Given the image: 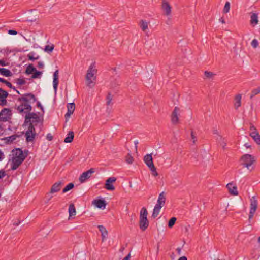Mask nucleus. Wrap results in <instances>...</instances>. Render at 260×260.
Wrapping results in <instances>:
<instances>
[{
    "mask_svg": "<svg viewBox=\"0 0 260 260\" xmlns=\"http://www.w3.org/2000/svg\"><path fill=\"white\" fill-rule=\"evenodd\" d=\"M8 34L11 35H15L17 34V31L14 29H10L8 30Z\"/></svg>",
    "mask_w": 260,
    "mask_h": 260,
    "instance_id": "864d4df0",
    "label": "nucleus"
},
{
    "mask_svg": "<svg viewBox=\"0 0 260 260\" xmlns=\"http://www.w3.org/2000/svg\"><path fill=\"white\" fill-rule=\"evenodd\" d=\"M257 208V201L256 200L255 196H253L250 199V209L249 214V219L252 218L254 213Z\"/></svg>",
    "mask_w": 260,
    "mask_h": 260,
    "instance_id": "423d86ee",
    "label": "nucleus"
},
{
    "mask_svg": "<svg viewBox=\"0 0 260 260\" xmlns=\"http://www.w3.org/2000/svg\"><path fill=\"white\" fill-rule=\"evenodd\" d=\"M7 98H2L0 99V105L2 106H6L7 105Z\"/></svg>",
    "mask_w": 260,
    "mask_h": 260,
    "instance_id": "49530a36",
    "label": "nucleus"
},
{
    "mask_svg": "<svg viewBox=\"0 0 260 260\" xmlns=\"http://www.w3.org/2000/svg\"><path fill=\"white\" fill-rule=\"evenodd\" d=\"M13 178H15L16 179H21L23 178V175L21 173V172H19L17 174L16 176H15L14 175H12Z\"/></svg>",
    "mask_w": 260,
    "mask_h": 260,
    "instance_id": "8fccbe9b",
    "label": "nucleus"
},
{
    "mask_svg": "<svg viewBox=\"0 0 260 260\" xmlns=\"http://www.w3.org/2000/svg\"><path fill=\"white\" fill-rule=\"evenodd\" d=\"M28 151L25 150L24 152L21 148H15L12 150L13 158L24 161L28 155Z\"/></svg>",
    "mask_w": 260,
    "mask_h": 260,
    "instance_id": "39448f33",
    "label": "nucleus"
},
{
    "mask_svg": "<svg viewBox=\"0 0 260 260\" xmlns=\"http://www.w3.org/2000/svg\"><path fill=\"white\" fill-rule=\"evenodd\" d=\"M241 165L244 167H246L248 170H251L250 167L252 164L255 161L254 157L252 155L246 154L241 157Z\"/></svg>",
    "mask_w": 260,
    "mask_h": 260,
    "instance_id": "7ed1b4c3",
    "label": "nucleus"
},
{
    "mask_svg": "<svg viewBox=\"0 0 260 260\" xmlns=\"http://www.w3.org/2000/svg\"><path fill=\"white\" fill-rule=\"evenodd\" d=\"M250 18V22L252 24L256 25L258 23V16L256 14L252 13Z\"/></svg>",
    "mask_w": 260,
    "mask_h": 260,
    "instance_id": "c756f323",
    "label": "nucleus"
},
{
    "mask_svg": "<svg viewBox=\"0 0 260 260\" xmlns=\"http://www.w3.org/2000/svg\"><path fill=\"white\" fill-rule=\"evenodd\" d=\"M28 129L26 131V132H30L33 133H36L35 128V124L33 123V121H30L28 122Z\"/></svg>",
    "mask_w": 260,
    "mask_h": 260,
    "instance_id": "c85d7f7f",
    "label": "nucleus"
},
{
    "mask_svg": "<svg viewBox=\"0 0 260 260\" xmlns=\"http://www.w3.org/2000/svg\"><path fill=\"white\" fill-rule=\"evenodd\" d=\"M9 65V63L6 62L4 59L0 60V66L4 67L8 66Z\"/></svg>",
    "mask_w": 260,
    "mask_h": 260,
    "instance_id": "3c124183",
    "label": "nucleus"
},
{
    "mask_svg": "<svg viewBox=\"0 0 260 260\" xmlns=\"http://www.w3.org/2000/svg\"><path fill=\"white\" fill-rule=\"evenodd\" d=\"M37 66L39 68H43L44 67V64L42 62L39 61L38 62Z\"/></svg>",
    "mask_w": 260,
    "mask_h": 260,
    "instance_id": "bf43d9fd",
    "label": "nucleus"
},
{
    "mask_svg": "<svg viewBox=\"0 0 260 260\" xmlns=\"http://www.w3.org/2000/svg\"><path fill=\"white\" fill-rule=\"evenodd\" d=\"M250 130L252 132L250 133V136L253 138L257 144L260 145V135L256 131L255 127L254 126H251Z\"/></svg>",
    "mask_w": 260,
    "mask_h": 260,
    "instance_id": "9d476101",
    "label": "nucleus"
},
{
    "mask_svg": "<svg viewBox=\"0 0 260 260\" xmlns=\"http://www.w3.org/2000/svg\"><path fill=\"white\" fill-rule=\"evenodd\" d=\"M8 96V92L3 88H0V99L2 98H7Z\"/></svg>",
    "mask_w": 260,
    "mask_h": 260,
    "instance_id": "4c0bfd02",
    "label": "nucleus"
},
{
    "mask_svg": "<svg viewBox=\"0 0 260 260\" xmlns=\"http://www.w3.org/2000/svg\"><path fill=\"white\" fill-rule=\"evenodd\" d=\"M125 161L129 164H132L134 161V158L130 153H128L125 156Z\"/></svg>",
    "mask_w": 260,
    "mask_h": 260,
    "instance_id": "e433bc0d",
    "label": "nucleus"
},
{
    "mask_svg": "<svg viewBox=\"0 0 260 260\" xmlns=\"http://www.w3.org/2000/svg\"><path fill=\"white\" fill-rule=\"evenodd\" d=\"M98 228L101 233L102 241H103L108 236V232L106 228L102 225H98Z\"/></svg>",
    "mask_w": 260,
    "mask_h": 260,
    "instance_id": "6ab92c4d",
    "label": "nucleus"
},
{
    "mask_svg": "<svg viewBox=\"0 0 260 260\" xmlns=\"http://www.w3.org/2000/svg\"><path fill=\"white\" fill-rule=\"evenodd\" d=\"M46 139L49 141H51L53 139V136L50 133L47 134L46 136Z\"/></svg>",
    "mask_w": 260,
    "mask_h": 260,
    "instance_id": "4d7b16f0",
    "label": "nucleus"
},
{
    "mask_svg": "<svg viewBox=\"0 0 260 260\" xmlns=\"http://www.w3.org/2000/svg\"><path fill=\"white\" fill-rule=\"evenodd\" d=\"M68 111L64 115L66 121L67 122L71 115L74 113L75 109V104L73 103L67 104Z\"/></svg>",
    "mask_w": 260,
    "mask_h": 260,
    "instance_id": "1a4fd4ad",
    "label": "nucleus"
},
{
    "mask_svg": "<svg viewBox=\"0 0 260 260\" xmlns=\"http://www.w3.org/2000/svg\"><path fill=\"white\" fill-rule=\"evenodd\" d=\"M36 53L34 52H31L27 55V57L29 60L34 61L35 60H37L40 58L39 55H37L35 56Z\"/></svg>",
    "mask_w": 260,
    "mask_h": 260,
    "instance_id": "7c9ffc66",
    "label": "nucleus"
},
{
    "mask_svg": "<svg viewBox=\"0 0 260 260\" xmlns=\"http://www.w3.org/2000/svg\"><path fill=\"white\" fill-rule=\"evenodd\" d=\"M36 69L34 67L32 64H29L26 68L25 73L27 75H30L33 73Z\"/></svg>",
    "mask_w": 260,
    "mask_h": 260,
    "instance_id": "bb28decb",
    "label": "nucleus"
},
{
    "mask_svg": "<svg viewBox=\"0 0 260 260\" xmlns=\"http://www.w3.org/2000/svg\"><path fill=\"white\" fill-rule=\"evenodd\" d=\"M8 82V81H7L6 79H5L4 78H2V77H0V82L1 83H4L5 84H6L7 82Z\"/></svg>",
    "mask_w": 260,
    "mask_h": 260,
    "instance_id": "052dcab7",
    "label": "nucleus"
},
{
    "mask_svg": "<svg viewBox=\"0 0 260 260\" xmlns=\"http://www.w3.org/2000/svg\"><path fill=\"white\" fill-rule=\"evenodd\" d=\"M258 42L256 39H253L251 42V45L254 48H256L258 47Z\"/></svg>",
    "mask_w": 260,
    "mask_h": 260,
    "instance_id": "c03bdc74",
    "label": "nucleus"
},
{
    "mask_svg": "<svg viewBox=\"0 0 260 260\" xmlns=\"http://www.w3.org/2000/svg\"><path fill=\"white\" fill-rule=\"evenodd\" d=\"M61 182L60 181L54 183L51 187L50 189V193H53L59 191L60 189Z\"/></svg>",
    "mask_w": 260,
    "mask_h": 260,
    "instance_id": "aec40b11",
    "label": "nucleus"
},
{
    "mask_svg": "<svg viewBox=\"0 0 260 260\" xmlns=\"http://www.w3.org/2000/svg\"><path fill=\"white\" fill-rule=\"evenodd\" d=\"M166 198L164 195V192H162L160 193L157 200V203L156 204L159 206L162 207L165 203Z\"/></svg>",
    "mask_w": 260,
    "mask_h": 260,
    "instance_id": "5701e85b",
    "label": "nucleus"
},
{
    "mask_svg": "<svg viewBox=\"0 0 260 260\" xmlns=\"http://www.w3.org/2000/svg\"><path fill=\"white\" fill-rule=\"evenodd\" d=\"M226 187L230 194L233 196H237L238 194L237 185L235 182H232L227 184Z\"/></svg>",
    "mask_w": 260,
    "mask_h": 260,
    "instance_id": "6e6552de",
    "label": "nucleus"
},
{
    "mask_svg": "<svg viewBox=\"0 0 260 260\" xmlns=\"http://www.w3.org/2000/svg\"><path fill=\"white\" fill-rule=\"evenodd\" d=\"M74 186V184L73 183H70L68 184L62 190L63 193H66L68 191L72 189Z\"/></svg>",
    "mask_w": 260,
    "mask_h": 260,
    "instance_id": "f704fd0d",
    "label": "nucleus"
},
{
    "mask_svg": "<svg viewBox=\"0 0 260 260\" xmlns=\"http://www.w3.org/2000/svg\"><path fill=\"white\" fill-rule=\"evenodd\" d=\"M139 226L141 230L145 231L149 226V221L147 218H140Z\"/></svg>",
    "mask_w": 260,
    "mask_h": 260,
    "instance_id": "2eb2a0df",
    "label": "nucleus"
},
{
    "mask_svg": "<svg viewBox=\"0 0 260 260\" xmlns=\"http://www.w3.org/2000/svg\"><path fill=\"white\" fill-rule=\"evenodd\" d=\"M106 99H107L106 104L107 105H110V104L112 101V99L111 94L110 92H109L108 93Z\"/></svg>",
    "mask_w": 260,
    "mask_h": 260,
    "instance_id": "de8ad7c7",
    "label": "nucleus"
},
{
    "mask_svg": "<svg viewBox=\"0 0 260 260\" xmlns=\"http://www.w3.org/2000/svg\"><path fill=\"white\" fill-rule=\"evenodd\" d=\"M96 71L94 63H92L87 70L86 76V84L88 87H92L94 86V83L91 79L93 78V80H95L96 76H94V74L96 73Z\"/></svg>",
    "mask_w": 260,
    "mask_h": 260,
    "instance_id": "f03ea898",
    "label": "nucleus"
},
{
    "mask_svg": "<svg viewBox=\"0 0 260 260\" xmlns=\"http://www.w3.org/2000/svg\"><path fill=\"white\" fill-rule=\"evenodd\" d=\"M191 139L192 140V142L193 144H194L197 140H196V136L193 134V131H191Z\"/></svg>",
    "mask_w": 260,
    "mask_h": 260,
    "instance_id": "6e6d98bb",
    "label": "nucleus"
},
{
    "mask_svg": "<svg viewBox=\"0 0 260 260\" xmlns=\"http://www.w3.org/2000/svg\"><path fill=\"white\" fill-rule=\"evenodd\" d=\"M178 260H187V257L186 256H182L180 257Z\"/></svg>",
    "mask_w": 260,
    "mask_h": 260,
    "instance_id": "69168bd1",
    "label": "nucleus"
},
{
    "mask_svg": "<svg viewBox=\"0 0 260 260\" xmlns=\"http://www.w3.org/2000/svg\"><path fill=\"white\" fill-rule=\"evenodd\" d=\"M176 221V218L173 217L169 220L168 226L169 228H172Z\"/></svg>",
    "mask_w": 260,
    "mask_h": 260,
    "instance_id": "58836bf2",
    "label": "nucleus"
},
{
    "mask_svg": "<svg viewBox=\"0 0 260 260\" xmlns=\"http://www.w3.org/2000/svg\"><path fill=\"white\" fill-rule=\"evenodd\" d=\"M260 93V86L256 89H253L251 91V93L250 96V99H252L253 97H254L255 95L259 94Z\"/></svg>",
    "mask_w": 260,
    "mask_h": 260,
    "instance_id": "72a5a7b5",
    "label": "nucleus"
},
{
    "mask_svg": "<svg viewBox=\"0 0 260 260\" xmlns=\"http://www.w3.org/2000/svg\"><path fill=\"white\" fill-rule=\"evenodd\" d=\"M144 161L149 168L150 170L152 171V175L154 177L157 176L158 174L156 172V168L155 167L153 164L152 154H146L144 157Z\"/></svg>",
    "mask_w": 260,
    "mask_h": 260,
    "instance_id": "20e7f679",
    "label": "nucleus"
},
{
    "mask_svg": "<svg viewBox=\"0 0 260 260\" xmlns=\"http://www.w3.org/2000/svg\"><path fill=\"white\" fill-rule=\"evenodd\" d=\"M130 258V253L126 255L122 260H129Z\"/></svg>",
    "mask_w": 260,
    "mask_h": 260,
    "instance_id": "e2e57ef3",
    "label": "nucleus"
},
{
    "mask_svg": "<svg viewBox=\"0 0 260 260\" xmlns=\"http://www.w3.org/2000/svg\"><path fill=\"white\" fill-rule=\"evenodd\" d=\"M244 146L247 148H250L251 147V145H249L248 143H246L244 144Z\"/></svg>",
    "mask_w": 260,
    "mask_h": 260,
    "instance_id": "338daca9",
    "label": "nucleus"
},
{
    "mask_svg": "<svg viewBox=\"0 0 260 260\" xmlns=\"http://www.w3.org/2000/svg\"><path fill=\"white\" fill-rule=\"evenodd\" d=\"M17 100L20 103V104L15 109L20 114H26L22 126H27L28 122L30 121H33L35 125L39 123L40 121L39 116L36 113L30 112L32 109L31 104L34 103L37 100L34 94L31 93H25L22 96L18 98Z\"/></svg>",
    "mask_w": 260,
    "mask_h": 260,
    "instance_id": "f257e3e1",
    "label": "nucleus"
},
{
    "mask_svg": "<svg viewBox=\"0 0 260 260\" xmlns=\"http://www.w3.org/2000/svg\"><path fill=\"white\" fill-rule=\"evenodd\" d=\"M58 70H56L53 73V86L54 90V92L56 93L57 90V87L58 85Z\"/></svg>",
    "mask_w": 260,
    "mask_h": 260,
    "instance_id": "ddd939ff",
    "label": "nucleus"
},
{
    "mask_svg": "<svg viewBox=\"0 0 260 260\" xmlns=\"http://www.w3.org/2000/svg\"><path fill=\"white\" fill-rule=\"evenodd\" d=\"M36 106L37 107L39 108L43 113L44 112V108L39 101H37Z\"/></svg>",
    "mask_w": 260,
    "mask_h": 260,
    "instance_id": "603ef678",
    "label": "nucleus"
},
{
    "mask_svg": "<svg viewBox=\"0 0 260 260\" xmlns=\"http://www.w3.org/2000/svg\"><path fill=\"white\" fill-rule=\"evenodd\" d=\"M161 208L162 207L155 205L152 215V217L155 218L158 215L160 212V210Z\"/></svg>",
    "mask_w": 260,
    "mask_h": 260,
    "instance_id": "cd10ccee",
    "label": "nucleus"
},
{
    "mask_svg": "<svg viewBox=\"0 0 260 260\" xmlns=\"http://www.w3.org/2000/svg\"><path fill=\"white\" fill-rule=\"evenodd\" d=\"M219 21H220L222 23H223V24L225 23V21H224V19H223V18H220L219 19Z\"/></svg>",
    "mask_w": 260,
    "mask_h": 260,
    "instance_id": "774afa93",
    "label": "nucleus"
},
{
    "mask_svg": "<svg viewBox=\"0 0 260 260\" xmlns=\"http://www.w3.org/2000/svg\"><path fill=\"white\" fill-rule=\"evenodd\" d=\"M24 134V132H21L20 135H17V134H15V135H11V136H10L9 137H8L6 138L7 140V142L9 143H11L14 141H15L16 140V138L20 137V136H21Z\"/></svg>",
    "mask_w": 260,
    "mask_h": 260,
    "instance_id": "393cba45",
    "label": "nucleus"
},
{
    "mask_svg": "<svg viewBox=\"0 0 260 260\" xmlns=\"http://www.w3.org/2000/svg\"><path fill=\"white\" fill-rule=\"evenodd\" d=\"M148 212L145 207H143L140 211V218H147Z\"/></svg>",
    "mask_w": 260,
    "mask_h": 260,
    "instance_id": "473e14b6",
    "label": "nucleus"
},
{
    "mask_svg": "<svg viewBox=\"0 0 260 260\" xmlns=\"http://www.w3.org/2000/svg\"><path fill=\"white\" fill-rule=\"evenodd\" d=\"M139 144V142L138 140H136L134 141V144H135V148L136 152H137L138 151V145Z\"/></svg>",
    "mask_w": 260,
    "mask_h": 260,
    "instance_id": "13d9d810",
    "label": "nucleus"
},
{
    "mask_svg": "<svg viewBox=\"0 0 260 260\" xmlns=\"http://www.w3.org/2000/svg\"><path fill=\"white\" fill-rule=\"evenodd\" d=\"M17 84L19 85H23L26 83L25 80L23 78H18L16 79Z\"/></svg>",
    "mask_w": 260,
    "mask_h": 260,
    "instance_id": "a18cd8bd",
    "label": "nucleus"
},
{
    "mask_svg": "<svg viewBox=\"0 0 260 260\" xmlns=\"http://www.w3.org/2000/svg\"><path fill=\"white\" fill-rule=\"evenodd\" d=\"M11 111L10 109L5 108L0 112V121L6 122L10 118Z\"/></svg>",
    "mask_w": 260,
    "mask_h": 260,
    "instance_id": "0eeeda50",
    "label": "nucleus"
},
{
    "mask_svg": "<svg viewBox=\"0 0 260 260\" xmlns=\"http://www.w3.org/2000/svg\"><path fill=\"white\" fill-rule=\"evenodd\" d=\"M42 72L36 70V71H35L34 72H33L31 78L32 79L40 78Z\"/></svg>",
    "mask_w": 260,
    "mask_h": 260,
    "instance_id": "c9c22d12",
    "label": "nucleus"
},
{
    "mask_svg": "<svg viewBox=\"0 0 260 260\" xmlns=\"http://www.w3.org/2000/svg\"><path fill=\"white\" fill-rule=\"evenodd\" d=\"M6 85L10 88H12V84L9 81L7 82Z\"/></svg>",
    "mask_w": 260,
    "mask_h": 260,
    "instance_id": "680f3d73",
    "label": "nucleus"
},
{
    "mask_svg": "<svg viewBox=\"0 0 260 260\" xmlns=\"http://www.w3.org/2000/svg\"><path fill=\"white\" fill-rule=\"evenodd\" d=\"M92 204L94 205L97 208L100 209H105L107 203L106 201L103 199H96L92 201Z\"/></svg>",
    "mask_w": 260,
    "mask_h": 260,
    "instance_id": "9b49d317",
    "label": "nucleus"
},
{
    "mask_svg": "<svg viewBox=\"0 0 260 260\" xmlns=\"http://www.w3.org/2000/svg\"><path fill=\"white\" fill-rule=\"evenodd\" d=\"M241 95L240 94H237L235 98V108L237 109L239 107L241 106Z\"/></svg>",
    "mask_w": 260,
    "mask_h": 260,
    "instance_id": "a878e982",
    "label": "nucleus"
},
{
    "mask_svg": "<svg viewBox=\"0 0 260 260\" xmlns=\"http://www.w3.org/2000/svg\"><path fill=\"white\" fill-rule=\"evenodd\" d=\"M143 31H145L148 28V23L145 21L142 20L141 21V25H140Z\"/></svg>",
    "mask_w": 260,
    "mask_h": 260,
    "instance_id": "a19ab883",
    "label": "nucleus"
},
{
    "mask_svg": "<svg viewBox=\"0 0 260 260\" xmlns=\"http://www.w3.org/2000/svg\"><path fill=\"white\" fill-rule=\"evenodd\" d=\"M4 153L0 150V161H1L3 158Z\"/></svg>",
    "mask_w": 260,
    "mask_h": 260,
    "instance_id": "0e129e2a",
    "label": "nucleus"
},
{
    "mask_svg": "<svg viewBox=\"0 0 260 260\" xmlns=\"http://www.w3.org/2000/svg\"><path fill=\"white\" fill-rule=\"evenodd\" d=\"M74 138V133L73 131H69L66 137L64 139L65 143H71L73 142Z\"/></svg>",
    "mask_w": 260,
    "mask_h": 260,
    "instance_id": "b1692460",
    "label": "nucleus"
},
{
    "mask_svg": "<svg viewBox=\"0 0 260 260\" xmlns=\"http://www.w3.org/2000/svg\"><path fill=\"white\" fill-rule=\"evenodd\" d=\"M0 74L7 77H11L13 75L10 70L3 68H0Z\"/></svg>",
    "mask_w": 260,
    "mask_h": 260,
    "instance_id": "4be33fe9",
    "label": "nucleus"
},
{
    "mask_svg": "<svg viewBox=\"0 0 260 260\" xmlns=\"http://www.w3.org/2000/svg\"><path fill=\"white\" fill-rule=\"evenodd\" d=\"M230 9V3L229 2H226L223 8V12L225 13H227L229 12Z\"/></svg>",
    "mask_w": 260,
    "mask_h": 260,
    "instance_id": "79ce46f5",
    "label": "nucleus"
},
{
    "mask_svg": "<svg viewBox=\"0 0 260 260\" xmlns=\"http://www.w3.org/2000/svg\"><path fill=\"white\" fill-rule=\"evenodd\" d=\"M6 175V172L4 170H0V179H2Z\"/></svg>",
    "mask_w": 260,
    "mask_h": 260,
    "instance_id": "5fc2aeb1",
    "label": "nucleus"
},
{
    "mask_svg": "<svg viewBox=\"0 0 260 260\" xmlns=\"http://www.w3.org/2000/svg\"><path fill=\"white\" fill-rule=\"evenodd\" d=\"M95 172V169L91 168L89 170L83 172L78 179H89L91 175Z\"/></svg>",
    "mask_w": 260,
    "mask_h": 260,
    "instance_id": "dca6fc26",
    "label": "nucleus"
},
{
    "mask_svg": "<svg viewBox=\"0 0 260 260\" xmlns=\"http://www.w3.org/2000/svg\"><path fill=\"white\" fill-rule=\"evenodd\" d=\"M69 213L70 216H72L76 214V209L73 204H71L69 207Z\"/></svg>",
    "mask_w": 260,
    "mask_h": 260,
    "instance_id": "2f4dec72",
    "label": "nucleus"
},
{
    "mask_svg": "<svg viewBox=\"0 0 260 260\" xmlns=\"http://www.w3.org/2000/svg\"><path fill=\"white\" fill-rule=\"evenodd\" d=\"M23 161L13 158L11 164V169L12 170H16L18 167L23 162Z\"/></svg>",
    "mask_w": 260,
    "mask_h": 260,
    "instance_id": "f3484780",
    "label": "nucleus"
},
{
    "mask_svg": "<svg viewBox=\"0 0 260 260\" xmlns=\"http://www.w3.org/2000/svg\"><path fill=\"white\" fill-rule=\"evenodd\" d=\"M116 180H106L105 187L108 190H114L115 187L113 185V183Z\"/></svg>",
    "mask_w": 260,
    "mask_h": 260,
    "instance_id": "a211bd4d",
    "label": "nucleus"
},
{
    "mask_svg": "<svg viewBox=\"0 0 260 260\" xmlns=\"http://www.w3.org/2000/svg\"><path fill=\"white\" fill-rule=\"evenodd\" d=\"M53 49H54V45H52L51 46H50V45H46L45 47L44 51L45 52H48V53H50V52H52Z\"/></svg>",
    "mask_w": 260,
    "mask_h": 260,
    "instance_id": "ea45409f",
    "label": "nucleus"
},
{
    "mask_svg": "<svg viewBox=\"0 0 260 260\" xmlns=\"http://www.w3.org/2000/svg\"><path fill=\"white\" fill-rule=\"evenodd\" d=\"M36 136V133H28V132H25V136L26 138V142H31L34 141L35 137Z\"/></svg>",
    "mask_w": 260,
    "mask_h": 260,
    "instance_id": "412c9836",
    "label": "nucleus"
},
{
    "mask_svg": "<svg viewBox=\"0 0 260 260\" xmlns=\"http://www.w3.org/2000/svg\"><path fill=\"white\" fill-rule=\"evenodd\" d=\"M205 76L207 78H211L213 75H214L213 73L211 72H209L207 71H206L204 73Z\"/></svg>",
    "mask_w": 260,
    "mask_h": 260,
    "instance_id": "09e8293b",
    "label": "nucleus"
},
{
    "mask_svg": "<svg viewBox=\"0 0 260 260\" xmlns=\"http://www.w3.org/2000/svg\"><path fill=\"white\" fill-rule=\"evenodd\" d=\"M179 111V108L178 107H175L172 113L171 120L173 124H176L178 121V112Z\"/></svg>",
    "mask_w": 260,
    "mask_h": 260,
    "instance_id": "4468645a",
    "label": "nucleus"
},
{
    "mask_svg": "<svg viewBox=\"0 0 260 260\" xmlns=\"http://www.w3.org/2000/svg\"><path fill=\"white\" fill-rule=\"evenodd\" d=\"M162 9L165 15H169L171 14V8L167 0H162Z\"/></svg>",
    "mask_w": 260,
    "mask_h": 260,
    "instance_id": "f8f14e48",
    "label": "nucleus"
},
{
    "mask_svg": "<svg viewBox=\"0 0 260 260\" xmlns=\"http://www.w3.org/2000/svg\"><path fill=\"white\" fill-rule=\"evenodd\" d=\"M220 140L219 142V144H220V146H222L223 149H225V147L226 146V141L224 139L222 138V137H220Z\"/></svg>",
    "mask_w": 260,
    "mask_h": 260,
    "instance_id": "37998d69",
    "label": "nucleus"
}]
</instances>
